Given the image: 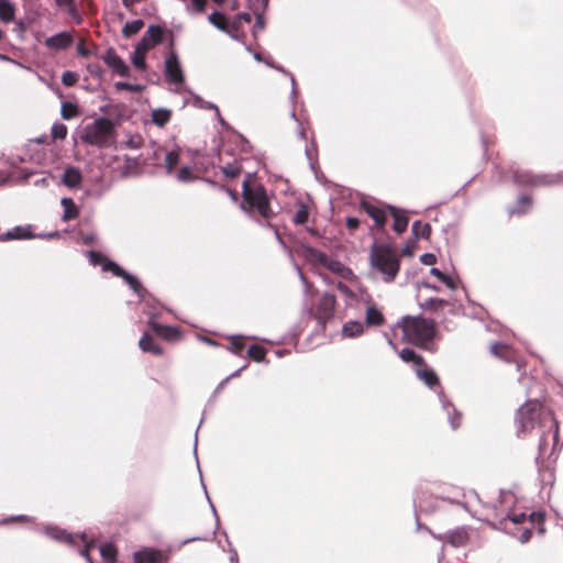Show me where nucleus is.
Returning a JSON list of instances; mask_svg holds the SVG:
<instances>
[{"mask_svg": "<svg viewBox=\"0 0 563 563\" xmlns=\"http://www.w3.org/2000/svg\"><path fill=\"white\" fill-rule=\"evenodd\" d=\"M369 262L372 268L382 275L385 283H391L400 268L398 254L385 245L372 249Z\"/></svg>", "mask_w": 563, "mask_h": 563, "instance_id": "obj_2", "label": "nucleus"}, {"mask_svg": "<svg viewBox=\"0 0 563 563\" xmlns=\"http://www.w3.org/2000/svg\"><path fill=\"white\" fill-rule=\"evenodd\" d=\"M117 90H129L131 92H141L144 89L143 85L140 84H130L125 81H117L114 84Z\"/></svg>", "mask_w": 563, "mask_h": 563, "instance_id": "obj_42", "label": "nucleus"}, {"mask_svg": "<svg viewBox=\"0 0 563 563\" xmlns=\"http://www.w3.org/2000/svg\"><path fill=\"white\" fill-rule=\"evenodd\" d=\"M416 375L430 388L439 385V378L437 374L432 369L427 368L424 365L416 368Z\"/></svg>", "mask_w": 563, "mask_h": 563, "instance_id": "obj_22", "label": "nucleus"}, {"mask_svg": "<svg viewBox=\"0 0 563 563\" xmlns=\"http://www.w3.org/2000/svg\"><path fill=\"white\" fill-rule=\"evenodd\" d=\"M389 210L394 217L393 229L399 234L405 232L408 227V218L405 214H400L395 207H389Z\"/></svg>", "mask_w": 563, "mask_h": 563, "instance_id": "obj_29", "label": "nucleus"}, {"mask_svg": "<svg viewBox=\"0 0 563 563\" xmlns=\"http://www.w3.org/2000/svg\"><path fill=\"white\" fill-rule=\"evenodd\" d=\"M311 254L316 262L328 268L330 272L339 275L340 277L344 279H352L354 277L353 272L341 262L319 251L313 250L311 251Z\"/></svg>", "mask_w": 563, "mask_h": 563, "instance_id": "obj_10", "label": "nucleus"}, {"mask_svg": "<svg viewBox=\"0 0 563 563\" xmlns=\"http://www.w3.org/2000/svg\"><path fill=\"white\" fill-rule=\"evenodd\" d=\"M364 333V324L360 321H347L342 327V334L345 338H355Z\"/></svg>", "mask_w": 563, "mask_h": 563, "instance_id": "obj_26", "label": "nucleus"}, {"mask_svg": "<svg viewBox=\"0 0 563 563\" xmlns=\"http://www.w3.org/2000/svg\"><path fill=\"white\" fill-rule=\"evenodd\" d=\"M163 29L157 25H151L144 33L143 37L135 45L139 48V53H147L155 45L163 41Z\"/></svg>", "mask_w": 563, "mask_h": 563, "instance_id": "obj_11", "label": "nucleus"}, {"mask_svg": "<svg viewBox=\"0 0 563 563\" xmlns=\"http://www.w3.org/2000/svg\"><path fill=\"white\" fill-rule=\"evenodd\" d=\"M265 21L262 14L256 12V23L254 25V33L264 30Z\"/></svg>", "mask_w": 563, "mask_h": 563, "instance_id": "obj_55", "label": "nucleus"}, {"mask_svg": "<svg viewBox=\"0 0 563 563\" xmlns=\"http://www.w3.org/2000/svg\"><path fill=\"white\" fill-rule=\"evenodd\" d=\"M78 78H79V76L77 73L67 70V71H64L62 75V82H63V85H65L67 87H71L78 81Z\"/></svg>", "mask_w": 563, "mask_h": 563, "instance_id": "obj_47", "label": "nucleus"}, {"mask_svg": "<svg viewBox=\"0 0 563 563\" xmlns=\"http://www.w3.org/2000/svg\"><path fill=\"white\" fill-rule=\"evenodd\" d=\"M361 208L375 221L378 227H383L385 224L386 214L384 210L366 201L361 203Z\"/></svg>", "mask_w": 563, "mask_h": 563, "instance_id": "obj_21", "label": "nucleus"}, {"mask_svg": "<svg viewBox=\"0 0 563 563\" xmlns=\"http://www.w3.org/2000/svg\"><path fill=\"white\" fill-rule=\"evenodd\" d=\"M543 406L538 400H529L517 412L518 433H527L532 430L541 418Z\"/></svg>", "mask_w": 563, "mask_h": 563, "instance_id": "obj_7", "label": "nucleus"}, {"mask_svg": "<svg viewBox=\"0 0 563 563\" xmlns=\"http://www.w3.org/2000/svg\"><path fill=\"white\" fill-rule=\"evenodd\" d=\"M24 519H26L25 516H16V517L7 518L2 522L3 523H8V522H11V521H14V520H24Z\"/></svg>", "mask_w": 563, "mask_h": 563, "instance_id": "obj_64", "label": "nucleus"}, {"mask_svg": "<svg viewBox=\"0 0 563 563\" xmlns=\"http://www.w3.org/2000/svg\"><path fill=\"white\" fill-rule=\"evenodd\" d=\"M402 332V340L416 345L430 342L434 334V322L420 317H404L396 325Z\"/></svg>", "mask_w": 563, "mask_h": 563, "instance_id": "obj_1", "label": "nucleus"}, {"mask_svg": "<svg viewBox=\"0 0 563 563\" xmlns=\"http://www.w3.org/2000/svg\"><path fill=\"white\" fill-rule=\"evenodd\" d=\"M360 225V221L358 219L356 218H353V217H349L346 219V227L350 229V230H355L357 229Z\"/></svg>", "mask_w": 563, "mask_h": 563, "instance_id": "obj_56", "label": "nucleus"}, {"mask_svg": "<svg viewBox=\"0 0 563 563\" xmlns=\"http://www.w3.org/2000/svg\"><path fill=\"white\" fill-rule=\"evenodd\" d=\"M399 356L406 363H413L416 368L424 365L423 358L420 355H418L413 350L402 349L399 352Z\"/></svg>", "mask_w": 563, "mask_h": 563, "instance_id": "obj_31", "label": "nucleus"}, {"mask_svg": "<svg viewBox=\"0 0 563 563\" xmlns=\"http://www.w3.org/2000/svg\"><path fill=\"white\" fill-rule=\"evenodd\" d=\"M33 235L31 234L29 228L15 227L12 230L1 234L0 241L21 240V239H29Z\"/></svg>", "mask_w": 563, "mask_h": 563, "instance_id": "obj_25", "label": "nucleus"}, {"mask_svg": "<svg viewBox=\"0 0 563 563\" xmlns=\"http://www.w3.org/2000/svg\"><path fill=\"white\" fill-rule=\"evenodd\" d=\"M73 43V35L69 32H59L45 40L46 47L60 51L68 47Z\"/></svg>", "mask_w": 563, "mask_h": 563, "instance_id": "obj_16", "label": "nucleus"}, {"mask_svg": "<svg viewBox=\"0 0 563 563\" xmlns=\"http://www.w3.org/2000/svg\"><path fill=\"white\" fill-rule=\"evenodd\" d=\"M507 519L515 525L522 523L526 520V514L511 511L507 515Z\"/></svg>", "mask_w": 563, "mask_h": 563, "instance_id": "obj_51", "label": "nucleus"}, {"mask_svg": "<svg viewBox=\"0 0 563 563\" xmlns=\"http://www.w3.org/2000/svg\"><path fill=\"white\" fill-rule=\"evenodd\" d=\"M297 269H298L299 278H300V280H301V282L303 283V285H305L306 294H308V292L310 291V286H309V284L307 283V280H306V278H305L303 274L301 273V271H300L298 267H297Z\"/></svg>", "mask_w": 563, "mask_h": 563, "instance_id": "obj_62", "label": "nucleus"}, {"mask_svg": "<svg viewBox=\"0 0 563 563\" xmlns=\"http://www.w3.org/2000/svg\"><path fill=\"white\" fill-rule=\"evenodd\" d=\"M144 26V22L141 19L129 21L124 24L122 29V33L125 37H130L136 33H139Z\"/></svg>", "mask_w": 563, "mask_h": 563, "instance_id": "obj_34", "label": "nucleus"}, {"mask_svg": "<svg viewBox=\"0 0 563 563\" xmlns=\"http://www.w3.org/2000/svg\"><path fill=\"white\" fill-rule=\"evenodd\" d=\"M430 231H431V228L428 223L415 221L412 224V232L418 238H423V239L429 238Z\"/></svg>", "mask_w": 563, "mask_h": 563, "instance_id": "obj_38", "label": "nucleus"}, {"mask_svg": "<svg viewBox=\"0 0 563 563\" xmlns=\"http://www.w3.org/2000/svg\"><path fill=\"white\" fill-rule=\"evenodd\" d=\"M76 114V112L73 110L69 112V110H66V104H63L62 107V117L66 120H69L71 119L74 115Z\"/></svg>", "mask_w": 563, "mask_h": 563, "instance_id": "obj_59", "label": "nucleus"}, {"mask_svg": "<svg viewBox=\"0 0 563 563\" xmlns=\"http://www.w3.org/2000/svg\"><path fill=\"white\" fill-rule=\"evenodd\" d=\"M100 555L102 559L109 563H114L117 558V551L113 544L111 543H103L99 548Z\"/></svg>", "mask_w": 563, "mask_h": 563, "instance_id": "obj_36", "label": "nucleus"}, {"mask_svg": "<svg viewBox=\"0 0 563 563\" xmlns=\"http://www.w3.org/2000/svg\"><path fill=\"white\" fill-rule=\"evenodd\" d=\"M335 307V297L332 294L324 292L320 298V302L318 305L316 318L321 321L329 318Z\"/></svg>", "mask_w": 563, "mask_h": 563, "instance_id": "obj_15", "label": "nucleus"}, {"mask_svg": "<svg viewBox=\"0 0 563 563\" xmlns=\"http://www.w3.org/2000/svg\"><path fill=\"white\" fill-rule=\"evenodd\" d=\"M490 351L496 356L505 357L509 351V346L501 343H494L490 346Z\"/></svg>", "mask_w": 563, "mask_h": 563, "instance_id": "obj_49", "label": "nucleus"}, {"mask_svg": "<svg viewBox=\"0 0 563 563\" xmlns=\"http://www.w3.org/2000/svg\"><path fill=\"white\" fill-rule=\"evenodd\" d=\"M207 0H191L186 10L189 14H199L205 11Z\"/></svg>", "mask_w": 563, "mask_h": 563, "instance_id": "obj_40", "label": "nucleus"}, {"mask_svg": "<svg viewBox=\"0 0 563 563\" xmlns=\"http://www.w3.org/2000/svg\"><path fill=\"white\" fill-rule=\"evenodd\" d=\"M542 520H543V515H542V514H540V512H538V514H537V512H532V514L530 515V523H531V525L537 523V522L539 523V522H541Z\"/></svg>", "mask_w": 563, "mask_h": 563, "instance_id": "obj_58", "label": "nucleus"}, {"mask_svg": "<svg viewBox=\"0 0 563 563\" xmlns=\"http://www.w3.org/2000/svg\"><path fill=\"white\" fill-rule=\"evenodd\" d=\"M45 533L51 539L68 544L73 548H78L79 553L84 556L88 563H91L90 559V550L95 548V540L88 539L85 533H69L64 529H60L56 526H48L45 528Z\"/></svg>", "mask_w": 563, "mask_h": 563, "instance_id": "obj_5", "label": "nucleus"}, {"mask_svg": "<svg viewBox=\"0 0 563 563\" xmlns=\"http://www.w3.org/2000/svg\"><path fill=\"white\" fill-rule=\"evenodd\" d=\"M81 240L85 244H91L95 242V235L93 234H82Z\"/></svg>", "mask_w": 563, "mask_h": 563, "instance_id": "obj_61", "label": "nucleus"}, {"mask_svg": "<svg viewBox=\"0 0 563 563\" xmlns=\"http://www.w3.org/2000/svg\"><path fill=\"white\" fill-rule=\"evenodd\" d=\"M161 559V552L153 549L137 551L134 554L135 563H157Z\"/></svg>", "mask_w": 563, "mask_h": 563, "instance_id": "obj_23", "label": "nucleus"}, {"mask_svg": "<svg viewBox=\"0 0 563 563\" xmlns=\"http://www.w3.org/2000/svg\"><path fill=\"white\" fill-rule=\"evenodd\" d=\"M430 274L434 277H437L441 283H443L448 288L450 289H455L456 288V284L454 282V279L448 275V274H444L443 272H441L439 268H435V267H432L430 269Z\"/></svg>", "mask_w": 563, "mask_h": 563, "instance_id": "obj_35", "label": "nucleus"}, {"mask_svg": "<svg viewBox=\"0 0 563 563\" xmlns=\"http://www.w3.org/2000/svg\"><path fill=\"white\" fill-rule=\"evenodd\" d=\"M172 117V111L165 108L154 109L152 111V121L159 128H163Z\"/></svg>", "mask_w": 563, "mask_h": 563, "instance_id": "obj_30", "label": "nucleus"}, {"mask_svg": "<svg viewBox=\"0 0 563 563\" xmlns=\"http://www.w3.org/2000/svg\"><path fill=\"white\" fill-rule=\"evenodd\" d=\"M60 203L64 209V213L62 217L64 221H69L77 218L78 209L71 198H63Z\"/></svg>", "mask_w": 563, "mask_h": 563, "instance_id": "obj_28", "label": "nucleus"}, {"mask_svg": "<svg viewBox=\"0 0 563 563\" xmlns=\"http://www.w3.org/2000/svg\"><path fill=\"white\" fill-rule=\"evenodd\" d=\"M81 140L98 147L110 146L114 143L113 124L108 119H97L84 128Z\"/></svg>", "mask_w": 563, "mask_h": 563, "instance_id": "obj_4", "label": "nucleus"}, {"mask_svg": "<svg viewBox=\"0 0 563 563\" xmlns=\"http://www.w3.org/2000/svg\"><path fill=\"white\" fill-rule=\"evenodd\" d=\"M420 261L424 265H433L437 262V257L432 253H424L421 255Z\"/></svg>", "mask_w": 563, "mask_h": 563, "instance_id": "obj_54", "label": "nucleus"}, {"mask_svg": "<svg viewBox=\"0 0 563 563\" xmlns=\"http://www.w3.org/2000/svg\"><path fill=\"white\" fill-rule=\"evenodd\" d=\"M309 210L306 203L298 201L296 203V211L292 216V221L296 224H303L308 221Z\"/></svg>", "mask_w": 563, "mask_h": 563, "instance_id": "obj_32", "label": "nucleus"}, {"mask_svg": "<svg viewBox=\"0 0 563 563\" xmlns=\"http://www.w3.org/2000/svg\"><path fill=\"white\" fill-rule=\"evenodd\" d=\"M336 288H338V290H339L342 295H344L346 298H349V299H355V298H356V295L354 294V291H353V290H351V289L349 288V286H346L344 283L339 282V283L336 284Z\"/></svg>", "mask_w": 563, "mask_h": 563, "instance_id": "obj_52", "label": "nucleus"}, {"mask_svg": "<svg viewBox=\"0 0 563 563\" xmlns=\"http://www.w3.org/2000/svg\"><path fill=\"white\" fill-rule=\"evenodd\" d=\"M154 155L156 158H159L161 156L164 157V166L167 174H172L174 168L179 163V151L177 150L165 151L163 148H158L154 152Z\"/></svg>", "mask_w": 563, "mask_h": 563, "instance_id": "obj_17", "label": "nucleus"}, {"mask_svg": "<svg viewBox=\"0 0 563 563\" xmlns=\"http://www.w3.org/2000/svg\"><path fill=\"white\" fill-rule=\"evenodd\" d=\"M77 53L78 55L80 56H87L89 54V51L84 46V43L80 42L78 45H77Z\"/></svg>", "mask_w": 563, "mask_h": 563, "instance_id": "obj_60", "label": "nucleus"}, {"mask_svg": "<svg viewBox=\"0 0 563 563\" xmlns=\"http://www.w3.org/2000/svg\"><path fill=\"white\" fill-rule=\"evenodd\" d=\"M14 31H15L19 35H22V33L24 32V24H23L22 22H18V23L15 24Z\"/></svg>", "mask_w": 563, "mask_h": 563, "instance_id": "obj_63", "label": "nucleus"}, {"mask_svg": "<svg viewBox=\"0 0 563 563\" xmlns=\"http://www.w3.org/2000/svg\"><path fill=\"white\" fill-rule=\"evenodd\" d=\"M52 136L64 140L67 136V126L63 123H55L52 126Z\"/></svg>", "mask_w": 563, "mask_h": 563, "instance_id": "obj_46", "label": "nucleus"}, {"mask_svg": "<svg viewBox=\"0 0 563 563\" xmlns=\"http://www.w3.org/2000/svg\"><path fill=\"white\" fill-rule=\"evenodd\" d=\"M148 325L158 336L165 340H175L179 335V331L177 328L159 324L153 318L150 319Z\"/></svg>", "mask_w": 563, "mask_h": 563, "instance_id": "obj_18", "label": "nucleus"}, {"mask_svg": "<svg viewBox=\"0 0 563 563\" xmlns=\"http://www.w3.org/2000/svg\"><path fill=\"white\" fill-rule=\"evenodd\" d=\"M15 16V7L10 0H0V21L12 22Z\"/></svg>", "mask_w": 563, "mask_h": 563, "instance_id": "obj_27", "label": "nucleus"}, {"mask_svg": "<svg viewBox=\"0 0 563 563\" xmlns=\"http://www.w3.org/2000/svg\"><path fill=\"white\" fill-rule=\"evenodd\" d=\"M145 53H139V48H134V52L132 54V63L137 69H145L146 63H145Z\"/></svg>", "mask_w": 563, "mask_h": 563, "instance_id": "obj_45", "label": "nucleus"}, {"mask_svg": "<svg viewBox=\"0 0 563 563\" xmlns=\"http://www.w3.org/2000/svg\"><path fill=\"white\" fill-rule=\"evenodd\" d=\"M208 20L209 22L214 25L217 29L223 31V32H228L230 33L229 31V22L227 20V18L219 13V12H212L209 16H208Z\"/></svg>", "mask_w": 563, "mask_h": 563, "instance_id": "obj_33", "label": "nucleus"}, {"mask_svg": "<svg viewBox=\"0 0 563 563\" xmlns=\"http://www.w3.org/2000/svg\"><path fill=\"white\" fill-rule=\"evenodd\" d=\"M530 537H531L530 528H525L520 534L519 540L521 543H525V542L529 541Z\"/></svg>", "mask_w": 563, "mask_h": 563, "instance_id": "obj_57", "label": "nucleus"}, {"mask_svg": "<svg viewBox=\"0 0 563 563\" xmlns=\"http://www.w3.org/2000/svg\"><path fill=\"white\" fill-rule=\"evenodd\" d=\"M446 541L455 548L463 547L468 541V531L464 527L456 528L446 533Z\"/></svg>", "mask_w": 563, "mask_h": 563, "instance_id": "obj_19", "label": "nucleus"}, {"mask_svg": "<svg viewBox=\"0 0 563 563\" xmlns=\"http://www.w3.org/2000/svg\"><path fill=\"white\" fill-rule=\"evenodd\" d=\"M176 177L181 183H188L194 179V176L191 174V168L189 166L181 167L177 174Z\"/></svg>", "mask_w": 563, "mask_h": 563, "instance_id": "obj_48", "label": "nucleus"}, {"mask_svg": "<svg viewBox=\"0 0 563 563\" xmlns=\"http://www.w3.org/2000/svg\"><path fill=\"white\" fill-rule=\"evenodd\" d=\"M440 401L442 404L443 410L448 415L449 422L453 430H456L461 424V413L455 410L453 405L444 398L442 394H440Z\"/></svg>", "mask_w": 563, "mask_h": 563, "instance_id": "obj_20", "label": "nucleus"}, {"mask_svg": "<svg viewBox=\"0 0 563 563\" xmlns=\"http://www.w3.org/2000/svg\"><path fill=\"white\" fill-rule=\"evenodd\" d=\"M267 65H268V66H271V67H274V68H276L278 71H280V73H283V74H285V75L289 76V78H290V82H291L290 100H291V103H292V104H295V102H296V96H297V89H296V80H295V77H294L291 74H289L286 69H284L283 67H280V66H274V65H273V64H271V63H267Z\"/></svg>", "mask_w": 563, "mask_h": 563, "instance_id": "obj_43", "label": "nucleus"}, {"mask_svg": "<svg viewBox=\"0 0 563 563\" xmlns=\"http://www.w3.org/2000/svg\"><path fill=\"white\" fill-rule=\"evenodd\" d=\"M247 354L252 360L262 362L265 358L266 351L261 345H251L247 350Z\"/></svg>", "mask_w": 563, "mask_h": 563, "instance_id": "obj_39", "label": "nucleus"}, {"mask_svg": "<svg viewBox=\"0 0 563 563\" xmlns=\"http://www.w3.org/2000/svg\"><path fill=\"white\" fill-rule=\"evenodd\" d=\"M165 77L175 92H180L184 85V74L178 57L170 52L165 59Z\"/></svg>", "mask_w": 563, "mask_h": 563, "instance_id": "obj_9", "label": "nucleus"}, {"mask_svg": "<svg viewBox=\"0 0 563 563\" xmlns=\"http://www.w3.org/2000/svg\"><path fill=\"white\" fill-rule=\"evenodd\" d=\"M56 5L65 10L69 15H77V10L74 0H54Z\"/></svg>", "mask_w": 563, "mask_h": 563, "instance_id": "obj_44", "label": "nucleus"}, {"mask_svg": "<svg viewBox=\"0 0 563 563\" xmlns=\"http://www.w3.org/2000/svg\"><path fill=\"white\" fill-rule=\"evenodd\" d=\"M86 255L88 256L89 263L91 265H100L103 272H111L114 276L123 278L137 296H143V287L135 276L129 274L117 263L108 260L99 252L87 251Z\"/></svg>", "mask_w": 563, "mask_h": 563, "instance_id": "obj_6", "label": "nucleus"}, {"mask_svg": "<svg viewBox=\"0 0 563 563\" xmlns=\"http://www.w3.org/2000/svg\"><path fill=\"white\" fill-rule=\"evenodd\" d=\"M448 303L446 300L444 299H439V298H429L427 299L422 305L421 307L426 310H438L439 308L445 306Z\"/></svg>", "mask_w": 563, "mask_h": 563, "instance_id": "obj_41", "label": "nucleus"}, {"mask_svg": "<svg viewBox=\"0 0 563 563\" xmlns=\"http://www.w3.org/2000/svg\"><path fill=\"white\" fill-rule=\"evenodd\" d=\"M243 202L241 208L252 214H257L263 219H269L274 216L269 207L268 197L265 189L260 186H250L247 181H243Z\"/></svg>", "mask_w": 563, "mask_h": 563, "instance_id": "obj_3", "label": "nucleus"}, {"mask_svg": "<svg viewBox=\"0 0 563 563\" xmlns=\"http://www.w3.org/2000/svg\"><path fill=\"white\" fill-rule=\"evenodd\" d=\"M60 183L69 189H77L82 183V174L79 168L68 166L65 168Z\"/></svg>", "mask_w": 563, "mask_h": 563, "instance_id": "obj_14", "label": "nucleus"}, {"mask_svg": "<svg viewBox=\"0 0 563 563\" xmlns=\"http://www.w3.org/2000/svg\"><path fill=\"white\" fill-rule=\"evenodd\" d=\"M222 173L228 178H235L240 174V167L238 165L228 164L222 167Z\"/></svg>", "mask_w": 563, "mask_h": 563, "instance_id": "obj_50", "label": "nucleus"}, {"mask_svg": "<svg viewBox=\"0 0 563 563\" xmlns=\"http://www.w3.org/2000/svg\"><path fill=\"white\" fill-rule=\"evenodd\" d=\"M514 181L520 186H551L563 184V174L532 175L527 170H515Z\"/></svg>", "mask_w": 563, "mask_h": 563, "instance_id": "obj_8", "label": "nucleus"}, {"mask_svg": "<svg viewBox=\"0 0 563 563\" xmlns=\"http://www.w3.org/2000/svg\"><path fill=\"white\" fill-rule=\"evenodd\" d=\"M532 201L528 196H521L517 205L514 209L510 210V213L523 214L531 208Z\"/></svg>", "mask_w": 563, "mask_h": 563, "instance_id": "obj_37", "label": "nucleus"}, {"mask_svg": "<svg viewBox=\"0 0 563 563\" xmlns=\"http://www.w3.org/2000/svg\"><path fill=\"white\" fill-rule=\"evenodd\" d=\"M102 59L104 64L118 75L129 76L130 67L112 48L104 53Z\"/></svg>", "mask_w": 563, "mask_h": 563, "instance_id": "obj_12", "label": "nucleus"}, {"mask_svg": "<svg viewBox=\"0 0 563 563\" xmlns=\"http://www.w3.org/2000/svg\"><path fill=\"white\" fill-rule=\"evenodd\" d=\"M361 300L367 305L365 323L367 325H380L384 322L382 312L373 305L372 297L367 292H361Z\"/></svg>", "mask_w": 563, "mask_h": 563, "instance_id": "obj_13", "label": "nucleus"}, {"mask_svg": "<svg viewBox=\"0 0 563 563\" xmlns=\"http://www.w3.org/2000/svg\"><path fill=\"white\" fill-rule=\"evenodd\" d=\"M242 338H243L242 335H232L231 336L232 351L236 354H239L244 347L243 343L241 342Z\"/></svg>", "mask_w": 563, "mask_h": 563, "instance_id": "obj_53", "label": "nucleus"}, {"mask_svg": "<svg viewBox=\"0 0 563 563\" xmlns=\"http://www.w3.org/2000/svg\"><path fill=\"white\" fill-rule=\"evenodd\" d=\"M139 346L143 352H148L154 355L162 354L161 346L156 344L153 338L147 333H144L143 336L140 339Z\"/></svg>", "mask_w": 563, "mask_h": 563, "instance_id": "obj_24", "label": "nucleus"}]
</instances>
